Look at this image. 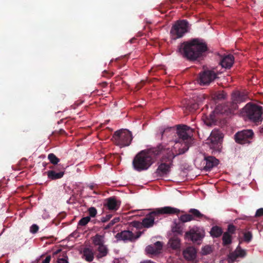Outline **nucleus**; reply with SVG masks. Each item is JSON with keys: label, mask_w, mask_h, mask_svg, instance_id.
<instances>
[{"label": "nucleus", "mask_w": 263, "mask_h": 263, "mask_svg": "<svg viewBox=\"0 0 263 263\" xmlns=\"http://www.w3.org/2000/svg\"><path fill=\"white\" fill-rule=\"evenodd\" d=\"M246 95L240 94L239 93H236L233 95V100L237 103L245 101L246 100Z\"/></svg>", "instance_id": "26"}, {"label": "nucleus", "mask_w": 263, "mask_h": 263, "mask_svg": "<svg viewBox=\"0 0 263 263\" xmlns=\"http://www.w3.org/2000/svg\"><path fill=\"white\" fill-rule=\"evenodd\" d=\"M192 129L190 127L186 125H182L178 130V135L179 137V141L182 142H186V144L189 145L190 142L191 141Z\"/></svg>", "instance_id": "11"}, {"label": "nucleus", "mask_w": 263, "mask_h": 263, "mask_svg": "<svg viewBox=\"0 0 263 263\" xmlns=\"http://www.w3.org/2000/svg\"><path fill=\"white\" fill-rule=\"evenodd\" d=\"M260 133L263 134V127L260 129Z\"/></svg>", "instance_id": "46"}, {"label": "nucleus", "mask_w": 263, "mask_h": 263, "mask_svg": "<svg viewBox=\"0 0 263 263\" xmlns=\"http://www.w3.org/2000/svg\"><path fill=\"white\" fill-rule=\"evenodd\" d=\"M224 245H228L231 242V236L229 233H224L222 237Z\"/></svg>", "instance_id": "30"}, {"label": "nucleus", "mask_w": 263, "mask_h": 263, "mask_svg": "<svg viewBox=\"0 0 263 263\" xmlns=\"http://www.w3.org/2000/svg\"><path fill=\"white\" fill-rule=\"evenodd\" d=\"M88 212L91 217H95L97 214V210L93 207H91L88 209Z\"/></svg>", "instance_id": "36"}, {"label": "nucleus", "mask_w": 263, "mask_h": 263, "mask_svg": "<svg viewBox=\"0 0 263 263\" xmlns=\"http://www.w3.org/2000/svg\"><path fill=\"white\" fill-rule=\"evenodd\" d=\"M216 78V74L213 71H206L201 73L198 79V82L201 85L209 84Z\"/></svg>", "instance_id": "13"}, {"label": "nucleus", "mask_w": 263, "mask_h": 263, "mask_svg": "<svg viewBox=\"0 0 263 263\" xmlns=\"http://www.w3.org/2000/svg\"><path fill=\"white\" fill-rule=\"evenodd\" d=\"M197 251L194 247L187 248L183 252L184 257L188 260H193L196 257Z\"/></svg>", "instance_id": "17"}, {"label": "nucleus", "mask_w": 263, "mask_h": 263, "mask_svg": "<svg viewBox=\"0 0 263 263\" xmlns=\"http://www.w3.org/2000/svg\"><path fill=\"white\" fill-rule=\"evenodd\" d=\"M179 212L180 210L179 209L171 206H165L157 209L155 211L147 215L142 220V224L144 228H148L152 227L154 224L155 217L157 214H173L178 213Z\"/></svg>", "instance_id": "4"}, {"label": "nucleus", "mask_w": 263, "mask_h": 263, "mask_svg": "<svg viewBox=\"0 0 263 263\" xmlns=\"http://www.w3.org/2000/svg\"><path fill=\"white\" fill-rule=\"evenodd\" d=\"M243 238L245 241H246L247 242H249L252 238V235L251 233L250 232H247L244 233Z\"/></svg>", "instance_id": "33"}, {"label": "nucleus", "mask_w": 263, "mask_h": 263, "mask_svg": "<svg viewBox=\"0 0 263 263\" xmlns=\"http://www.w3.org/2000/svg\"><path fill=\"white\" fill-rule=\"evenodd\" d=\"M234 57L232 55L228 54L224 55L222 58L220 64L222 67L224 68H230L232 67L234 63Z\"/></svg>", "instance_id": "16"}, {"label": "nucleus", "mask_w": 263, "mask_h": 263, "mask_svg": "<svg viewBox=\"0 0 263 263\" xmlns=\"http://www.w3.org/2000/svg\"><path fill=\"white\" fill-rule=\"evenodd\" d=\"M83 256L87 261L91 262L94 258V252L90 248H85L83 250Z\"/></svg>", "instance_id": "20"}, {"label": "nucleus", "mask_w": 263, "mask_h": 263, "mask_svg": "<svg viewBox=\"0 0 263 263\" xmlns=\"http://www.w3.org/2000/svg\"><path fill=\"white\" fill-rule=\"evenodd\" d=\"M235 230V228L233 225H230L228 227V232L227 233H229V234H232L234 233V231Z\"/></svg>", "instance_id": "39"}, {"label": "nucleus", "mask_w": 263, "mask_h": 263, "mask_svg": "<svg viewBox=\"0 0 263 263\" xmlns=\"http://www.w3.org/2000/svg\"><path fill=\"white\" fill-rule=\"evenodd\" d=\"M120 221V218L119 217H116L114 218L111 222L109 223V226H111L114 225L115 223L119 222Z\"/></svg>", "instance_id": "42"}, {"label": "nucleus", "mask_w": 263, "mask_h": 263, "mask_svg": "<svg viewBox=\"0 0 263 263\" xmlns=\"http://www.w3.org/2000/svg\"><path fill=\"white\" fill-rule=\"evenodd\" d=\"M206 50V45L203 40L195 39L181 44L178 48V52L187 59L195 60Z\"/></svg>", "instance_id": "2"}, {"label": "nucleus", "mask_w": 263, "mask_h": 263, "mask_svg": "<svg viewBox=\"0 0 263 263\" xmlns=\"http://www.w3.org/2000/svg\"><path fill=\"white\" fill-rule=\"evenodd\" d=\"M57 262L58 263H68L67 258H59Z\"/></svg>", "instance_id": "43"}, {"label": "nucleus", "mask_w": 263, "mask_h": 263, "mask_svg": "<svg viewBox=\"0 0 263 263\" xmlns=\"http://www.w3.org/2000/svg\"><path fill=\"white\" fill-rule=\"evenodd\" d=\"M179 219L182 222H186L192 221V220L194 219V218H193V215H192L184 214V215H181Z\"/></svg>", "instance_id": "28"}, {"label": "nucleus", "mask_w": 263, "mask_h": 263, "mask_svg": "<svg viewBox=\"0 0 263 263\" xmlns=\"http://www.w3.org/2000/svg\"><path fill=\"white\" fill-rule=\"evenodd\" d=\"M163 147V152L161 154H166L167 155V158L171 161L176 156L184 153L187 151L189 148V145L186 144V142H182L180 141L175 142L173 148L170 149V148H164Z\"/></svg>", "instance_id": "5"}, {"label": "nucleus", "mask_w": 263, "mask_h": 263, "mask_svg": "<svg viewBox=\"0 0 263 263\" xmlns=\"http://www.w3.org/2000/svg\"><path fill=\"white\" fill-rule=\"evenodd\" d=\"M205 168L209 170L218 164V160L213 157H208L205 158Z\"/></svg>", "instance_id": "19"}, {"label": "nucleus", "mask_w": 263, "mask_h": 263, "mask_svg": "<svg viewBox=\"0 0 263 263\" xmlns=\"http://www.w3.org/2000/svg\"><path fill=\"white\" fill-rule=\"evenodd\" d=\"M92 241L95 246H100L104 245V237L100 235H96L92 238Z\"/></svg>", "instance_id": "24"}, {"label": "nucleus", "mask_w": 263, "mask_h": 263, "mask_svg": "<svg viewBox=\"0 0 263 263\" xmlns=\"http://www.w3.org/2000/svg\"><path fill=\"white\" fill-rule=\"evenodd\" d=\"M113 139L117 145L123 147L130 144L133 137L130 131L126 129H121L114 133Z\"/></svg>", "instance_id": "6"}, {"label": "nucleus", "mask_w": 263, "mask_h": 263, "mask_svg": "<svg viewBox=\"0 0 263 263\" xmlns=\"http://www.w3.org/2000/svg\"><path fill=\"white\" fill-rule=\"evenodd\" d=\"M253 136V132L251 129L244 130L237 133L235 135V140L241 144L249 143Z\"/></svg>", "instance_id": "10"}, {"label": "nucleus", "mask_w": 263, "mask_h": 263, "mask_svg": "<svg viewBox=\"0 0 263 263\" xmlns=\"http://www.w3.org/2000/svg\"><path fill=\"white\" fill-rule=\"evenodd\" d=\"M204 236V230L199 227H194L185 234V238L193 242L200 241Z\"/></svg>", "instance_id": "9"}, {"label": "nucleus", "mask_w": 263, "mask_h": 263, "mask_svg": "<svg viewBox=\"0 0 263 263\" xmlns=\"http://www.w3.org/2000/svg\"><path fill=\"white\" fill-rule=\"evenodd\" d=\"M234 254L236 257H244L246 255V252L245 250L241 249L238 246L235 251Z\"/></svg>", "instance_id": "29"}, {"label": "nucleus", "mask_w": 263, "mask_h": 263, "mask_svg": "<svg viewBox=\"0 0 263 263\" xmlns=\"http://www.w3.org/2000/svg\"><path fill=\"white\" fill-rule=\"evenodd\" d=\"M189 212L192 213V215L197 218H201L203 217V215L198 210L195 209H191Z\"/></svg>", "instance_id": "32"}, {"label": "nucleus", "mask_w": 263, "mask_h": 263, "mask_svg": "<svg viewBox=\"0 0 263 263\" xmlns=\"http://www.w3.org/2000/svg\"><path fill=\"white\" fill-rule=\"evenodd\" d=\"M120 205V202L117 201L116 199L114 198H110L107 199V201L106 203V206L108 209L110 210H117Z\"/></svg>", "instance_id": "18"}, {"label": "nucleus", "mask_w": 263, "mask_h": 263, "mask_svg": "<svg viewBox=\"0 0 263 263\" xmlns=\"http://www.w3.org/2000/svg\"><path fill=\"white\" fill-rule=\"evenodd\" d=\"M162 248V243L160 241H157L154 246H148L145 249L147 254L156 255L161 252Z\"/></svg>", "instance_id": "15"}, {"label": "nucleus", "mask_w": 263, "mask_h": 263, "mask_svg": "<svg viewBox=\"0 0 263 263\" xmlns=\"http://www.w3.org/2000/svg\"><path fill=\"white\" fill-rule=\"evenodd\" d=\"M48 158L50 162L53 164H57L60 161L59 159L58 158L53 154H49Z\"/></svg>", "instance_id": "31"}, {"label": "nucleus", "mask_w": 263, "mask_h": 263, "mask_svg": "<svg viewBox=\"0 0 263 263\" xmlns=\"http://www.w3.org/2000/svg\"><path fill=\"white\" fill-rule=\"evenodd\" d=\"M263 215V208L259 209L257 210L255 216L259 217Z\"/></svg>", "instance_id": "40"}, {"label": "nucleus", "mask_w": 263, "mask_h": 263, "mask_svg": "<svg viewBox=\"0 0 263 263\" xmlns=\"http://www.w3.org/2000/svg\"><path fill=\"white\" fill-rule=\"evenodd\" d=\"M201 251L203 255L209 254L212 252V248L209 246H206L202 248Z\"/></svg>", "instance_id": "34"}, {"label": "nucleus", "mask_w": 263, "mask_h": 263, "mask_svg": "<svg viewBox=\"0 0 263 263\" xmlns=\"http://www.w3.org/2000/svg\"><path fill=\"white\" fill-rule=\"evenodd\" d=\"M140 263H153L152 261L150 260H146L143 262H141Z\"/></svg>", "instance_id": "45"}, {"label": "nucleus", "mask_w": 263, "mask_h": 263, "mask_svg": "<svg viewBox=\"0 0 263 263\" xmlns=\"http://www.w3.org/2000/svg\"><path fill=\"white\" fill-rule=\"evenodd\" d=\"M38 230L39 227L36 224H33L30 228V232L33 234L36 233Z\"/></svg>", "instance_id": "37"}, {"label": "nucleus", "mask_w": 263, "mask_h": 263, "mask_svg": "<svg viewBox=\"0 0 263 263\" xmlns=\"http://www.w3.org/2000/svg\"><path fill=\"white\" fill-rule=\"evenodd\" d=\"M112 217L111 215H107L105 217H102L101 221L103 222H106L109 220Z\"/></svg>", "instance_id": "41"}, {"label": "nucleus", "mask_w": 263, "mask_h": 263, "mask_svg": "<svg viewBox=\"0 0 263 263\" xmlns=\"http://www.w3.org/2000/svg\"><path fill=\"white\" fill-rule=\"evenodd\" d=\"M59 252V251H58L57 252H56V253H58V252Z\"/></svg>", "instance_id": "47"}, {"label": "nucleus", "mask_w": 263, "mask_h": 263, "mask_svg": "<svg viewBox=\"0 0 263 263\" xmlns=\"http://www.w3.org/2000/svg\"><path fill=\"white\" fill-rule=\"evenodd\" d=\"M222 134L217 130H213L206 140L207 144L214 152H219L221 148Z\"/></svg>", "instance_id": "8"}, {"label": "nucleus", "mask_w": 263, "mask_h": 263, "mask_svg": "<svg viewBox=\"0 0 263 263\" xmlns=\"http://www.w3.org/2000/svg\"><path fill=\"white\" fill-rule=\"evenodd\" d=\"M51 260L50 256H48L46 258L42 261V263H49Z\"/></svg>", "instance_id": "44"}, {"label": "nucleus", "mask_w": 263, "mask_h": 263, "mask_svg": "<svg viewBox=\"0 0 263 263\" xmlns=\"http://www.w3.org/2000/svg\"><path fill=\"white\" fill-rule=\"evenodd\" d=\"M222 233L221 229L217 226L213 227L210 231L211 236L214 237H218L220 236Z\"/></svg>", "instance_id": "23"}, {"label": "nucleus", "mask_w": 263, "mask_h": 263, "mask_svg": "<svg viewBox=\"0 0 263 263\" xmlns=\"http://www.w3.org/2000/svg\"><path fill=\"white\" fill-rule=\"evenodd\" d=\"M225 98H226V94L224 93L223 92L218 93L215 97V98L217 100L223 99Z\"/></svg>", "instance_id": "38"}, {"label": "nucleus", "mask_w": 263, "mask_h": 263, "mask_svg": "<svg viewBox=\"0 0 263 263\" xmlns=\"http://www.w3.org/2000/svg\"><path fill=\"white\" fill-rule=\"evenodd\" d=\"M168 244L171 248L174 250L179 249L180 248V240L177 237L171 238L169 240Z\"/></svg>", "instance_id": "21"}, {"label": "nucleus", "mask_w": 263, "mask_h": 263, "mask_svg": "<svg viewBox=\"0 0 263 263\" xmlns=\"http://www.w3.org/2000/svg\"><path fill=\"white\" fill-rule=\"evenodd\" d=\"M98 251H99V254L97 257L99 258L106 256L107 254V249L104 245L99 246Z\"/></svg>", "instance_id": "25"}, {"label": "nucleus", "mask_w": 263, "mask_h": 263, "mask_svg": "<svg viewBox=\"0 0 263 263\" xmlns=\"http://www.w3.org/2000/svg\"><path fill=\"white\" fill-rule=\"evenodd\" d=\"M90 221V217L88 216L82 218L79 222V224L81 226L86 225Z\"/></svg>", "instance_id": "35"}, {"label": "nucleus", "mask_w": 263, "mask_h": 263, "mask_svg": "<svg viewBox=\"0 0 263 263\" xmlns=\"http://www.w3.org/2000/svg\"><path fill=\"white\" fill-rule=\"evenodd\" d=\"M262 113V107L251 103L247 104L240 111L242 117L255 123L261 122Z\"/></svg>", "instance_id": "3"}, {"label": "nucleus", "mask_w": 263, "mask_h": 263, "mask_svg": "<svg viewBox=\"0 0 263 263\" xmlns=\"http://www.w3.org/2000/svg\"><path fill=\"white\" fill-rule=\"evenodd\" d=\"M48 177L52 180L62 178L64 175V172L56 173L53 171H49L47 172Z\"/></svg>", "instance_id": "22"}, {"label": "nucleus", "mask_w": 263, "mask_h": 263, "mask_svg": "<svg viewBox=\"0 0 263 263\" xmlns=\"http://www.w3.org/2000/svg\"><path fill=\"white\" fill-rule=\"evenodd\" d=\"M160 155H162V162L159 165L157 172L160 175H164L170 172L173 160L170 161L167 158L166 154H161Z\"/></svg>", "instance_id": "12"}, {"label": "nucleus", "mask_w": 263, "mask_h": 263, "mask_svg": "<svg viewBox=\"0 0 263 263\" xmlns=\"http://www.w3.org/2000/svg\"><path fill=\"white\" fill-rule=\"evenodd\" d=\"M138 237L139 236H135L133 233L129 231H123L116 235V238L118 240H121L124 241H132Z\"/></svg>", "instance_id": "14"}, {"label": "nucleus", "mask_w": 263, "mask_h": 263, "mask_svg": "<svg viewBox=\"0 0 263 263\" xmlns=\"http://www.w3.org/2000/svg\"><path fill=\"white\" fill-rule=\"evenodd\" d=\"M215 112H217V109L215 110L213 114H211L209 115V118H206V120H204V122L205 124H206L208 126H211L213 123H214L215 121V119L214 116V114Z\"/></svg>", "instance_id": "27"}, {"label": "nucleus", "mask_w": 263, "mask_h": 263, "mask_svg": "<svg viewBox=\"0 0 263 263\" xmlns=\"http://www.w3.org/2000/svg\"><path fill=\"white\" fill-rule=\"evenodd\" d=\"M190 30L187 22L185 20L178 21L173 25L170 31L171 38L175 40L182 37Z\"/></svg>", "instance_id": "7"}, {"label": "nucleus", "mask_w": 263, "mask_h": 263, "mask_svg": "<svg viewBox=\"0 0 263 263\" xmlns=\"http://www.w3.org/2000/svg\"><path fill=\"white\" fill-rule=\"evenodd\" d=\"M161 145L148 149L143 150L138 153L133 160V166L137 171L141 172L147 170L162 153Z\"/></svg>", "instance_id": "1"}]
</instances>
